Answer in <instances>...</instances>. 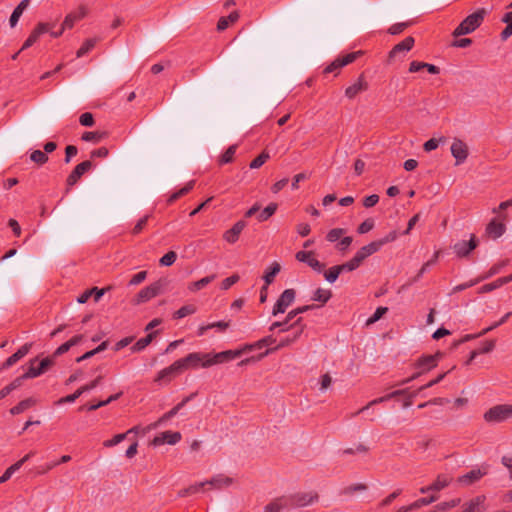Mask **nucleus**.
I'll return each instance as SVG.
<instances>
[{"instance_id": "f257e3e1", "label": "nucleus", "mask_w": 512, "mask_h": 512, "mask_svg": "<svg viewBox=\"0 0 512 512\" xmlns=\"http://www.w3.org/2000/svg\"><path fill=\"white\" fill-rule=\"evenodd\" d=\"M239 357L238 352H231V350H226L217 353H204V352H192L187 354L185 357L178 359L179 364L181 365L182 371H186L188 369H199V368H209L217 364H222Z\"/></svg>"}, {"instance_id": "f03ea898", "label": "nucleus", "mask_w": 512, "mask_h": 512, "mask_svg": "<svg viewBox=\"0 0 512 512\" xmlns=\"http://www.w3.org/2000/svg\"><path fill=\"white\" fill-rule=\"evenodd\" d=\"M486 15L485 9H478L468 15L453 31L454 37L467 35L474 32L484 21Z\"/></svg>"}, {"instance_id": "7ed1b4c3", "label": "nucleus", "mask_w": 512, "mask_h": 512, "mask_svg": "<svg viewBox=\"0 0 512 512\" xmlns=\"http://www.w3.org/2000/svg\"><path fill=\"white\" fill-rule=\"evenodd\" d=\"M286 497L290 510L310 506L319 500V494L314 490L298 491Z\"/></svg>"}, {"instance_id": "20e7f679", "label": "nucleus", "mask_w": 512, "mask_h": 512, "mask_svg": "<svg viewBox=\"0 0 512 512\" xmlns=\"http://www.w3.org/2000/svg\"><path fill=\"white\" fill-rule=\"evenodd\" d=\"M484 420L487 423L497 424L512 419V404H498L489 408L484 413Z\"/></svg>"}, {"instance_id": "39448f33", "label": "nucleus", "mask_w": 512, "mask_h": 512, "mask_svg": "<svg viewBox=\"0 0 512 512\" xmlns=\"http://www.w3.org/2000/svg\"><path fill=\"white\" fill-rule=\"evenodd\" d=\"M304 328H305V325L302 324V318H298L296 321H294L291 324L290 331H292V332L289 335H287L286 337H284L283 339H281V341L274 348L267 349L262 354V356H266L269 353H271L272 351H276L283 347H287V346L291 345L292 343H294L295 341H297L300 338V336L302 335V333L304 331Z\"/></svg>"}, {"instance_id": "423d86ee", "label": "nucleus", "mask_w": 512, "mask_h": 512, "mask_svg": "<svg viewBox=\"0 0 512 512\" xmlns=\"http://www.w3.org/2000/svg\"><path fill=\"white\" fill-rule=\"evenodd\" d=\"M361 51L347 53L343 56L337 57L333 62H331L325 69L324 73H338L341 68L344 66L354 62L360 55Z\"/></svg>"}, {"instance_id": "0eeeda50", "label": "nucleus", "mask_w": 512, "mask_h": 512, "mask_svg": "<svg viewBox=\"0 0 512 512\" xmlns=\"http://www.w3.org/2000/svg\"><path fill=\"white\" fill-rule=\"evenodd\" d=\"M183 371L181 369V365L179 361H174L170 366L160 370L156 377L155 382L158 384H167L176 376L182 374Z\"/></svg>"}, {"instance_id": "6e6552de", "label": "nucleus", "mask_w": 512, "mask_h": 512, "mask_svg": "<svg viewBox=\"0 0 512 512\" xmlns=\"http://www.w3.org/2000/svg\"><path fill=\"white\" fill-rule=\"evenodd\" d=\"M478 239L475 235H471L469 240H459L453 246L452 249L457 257H467L477 246Z\"/></svg>"}, {"instance_id": "1a4fd4ad", "label": "nucleus", "mask_w": 512, "mask_h": 512, "mask_svg": "<svg viewBox=\"0 0 512 512\" xmlns=\"http://www.w3.org/2000/svg\"><path fill=\"white\" fill-rule=\"evenodd\" d=\"M294 300L295 291L293 289L284 290L272 309V315L277 316L278 314L284 313L287 308L294 302Z\"/></svg>"}, {"instance_id": "9d476101", "label": "nucleus", "mask_w": 512, "mask_h": 512, "mask_svg": "<svg viewBox=\"0 0 512 512\" xmlns=\"http://www.w3.org/2000/svg\"><path fill=\"white\" fill-rule=\"evenodd\" d=\"M36 360L37 359L35 358L30 361V365L27 371L25 372V377H28L29 379L39 377L40 375L45 373L47 369L50 368L54 363L52 357H46L40 361L37 367H35L34 363L36 362Z\"/></svg>"}, {"instance_id": "9b49d317", "label": "nucleus", "mask_w": 512, "mask_h": 512, "mask_svg": "<svg viewBox=\"0 0 512 512\" xmlns=\"http://www.w3.org/2000/svg\"><path fill=\"white\" fill-rule=\"evenodd\" d=\"M451 154L455 158V165L463 164L468 157V147L465 142L460 139H454L451 144Z\"/></svg>"}, {"instance_id": "f8f14e48", "label": "nucleus", "mask_w": 512, "mask_h": 512, "mask_svg": "<svg viewBox=\"0 0 512 512\" xmlns=\"http://www.w3.org/2000/svg\"><path fill=\"white\" fill-rule=\"evenodd\" d=\"M163 284L161 281H156L151 285L141 289L137 294L136 302L138 304L149 301L160 294Z\"/></svg>"}, {"instance_id": "ddd939ff", "label": "nucleus", "mask_w": 512, "mask_h": 512, "mask_svg": "<svg viewBox=\"0 0 512 512\" xmlns=\"http://www.w3.org/2000/svg\"><path fill=\"white\" fill-rule=\"evenodd\" d=\"M415 40L412 36L406 37L404 40L396 44L389 52V59L403 58L414 46Z\"/></svg>"}, {"instance_id": "4468645a", "label": "nucleus", "mask_w": 512, "mask_h": 512, "mask_svg": "<svg viewBox=\"0 0 512 512\" xmlns=\"http://www.w3.org/2000/svg\"><path fill=\"white\" fill-rule=\"evenodd\" d=\"M312 251H298L295 255V258L299 262L306 263L309 267H311L314 271L320 273L324 268V264H322L319 260H317L313 256Z\"/></svg>"}, {"instance_id": "2eb2a0df", "label": "nucleus", "mask_w": 512, "mask_h": 512, "mask_svg": "<svg viewBox=\"0 0 512 512\" xmlns=\"http://www.w3.org/2000/svg\"><path fill=\"white\" fill-rule=\"evenodd\" d=\"M50 28L49 23H39L25 40L20 51L30 48L34 43H36L41 35L50 31Z\"/></svg>"}, {"instance_id": "dca6fc26", "label": "nucleus", "mask_w": 512, "mask_h": 512, "mask_svg": "<svg viewBox=\"0 0 512 512\" xmlns=\"http://www.w3.org/2000/svg\"><path fill=\"white\" fill-rule=\"evenodd\" d=\"M100 380H101V376H98L96 379L91 381L89 384H86V385L78 388L73 394H70V395H67V396L61 398L58 401V404L75 402L76 399H78L83 393L96 388L97 385L99 384Z\"/></svg>"}, {"instance_id": "f3484780", "label": "nucleus", "mask_w": 512, "mask_h": 512, "mask_svg": "<svg viewBox=\"0 0 512 512\" xmlns=\"http://www.w3.org/2000/svg\"><path fill=\"white\" fill-rule=\"evenodd\" d=\"M486 510V497L479 495L462 505L460 512H484Z\"/></svg>"}, {"instance_id": "a211bd4d", "label": "nucleus", "mask_w": 512, "mask_h": 512, "mask_svg": "<svg viewBox=\"0 0 512 512\" xmlns=\"http://www.w3.org/2000/svg\"><path fill=\"white\" fill-rule=\"evenodd\" d=\"M275 343H276V339L272 335H269V336H266L254 343L245 344L240 349L231 350V352H238L239 356H241L244 352L252 351L255 349H262L263 347L273 345Z\"/></svg>"}, {"instance_id": "6ab92c4d", "label": "nucleus", "mask_w": 512, "mask_h": 512, "mask_svg": "<svg viewBox=\"0 0 512 512\" xmlns=\"http://www.w3.org/2000/svg\"><path fill=\"white\" fill-rule=\"evenodd\" d=\"M368 89V82L365 80L363 74L358 79L345 89V96L348 99H354L358 94Z\"/></svg>"}, {"instance_id": "aec40b11", "label": "nucleus", "mask_w": 512, "mask_h": 512, "mask_svg": "<svg viewBox=\"0 0 512 512\" xmlns=\"http://www.w3.org/2000/svg\"><path fill=\"white\" fill-rule=\"evenodd\" d=\"M92 167V162L89 160L79 163L67 178V185L73 186L81 178V176L89 171Z\"/></svg>"}, {"instance_id": "412c9836", "label": "nucleus", "mask_w": 512, "mask_h": 512, "mask_svg": "<svg viewBox=\"0 0 512 512\" xmlns=\"http://www.w3.org/2000/svg\"><path fill=\"white\" fill-rule=\"evenodd\" d=\"M87 15V9L84 6L78 7L76 10L66 15L63 21V29H71L78 21Z\"/></svg>"}, {"instance_id": "4be33fe9", "label": "nucleus", "mask_w": 512, "mask_h": 512, "mask_svg": "<svg viewBox=\"0 0 512 512\" xmlns=\"http://www.w3.org/2000/svg\"><path fill=\"white\" fill-rule=\"evenodd\" d=\"M245 227H246L245 221H243V220L237 221L232 226V228L225 231V233L223 234V239L230 244L236 243L237 240L239 239L240 234L242 233V231L244 230Z\"/></svg>"}, {"instance_id": "5701e85b", "label": "nucleus", "mask_w": 512, "mask_h": 512, "mask_svg": "<svg viewBox=\"0 0 512 512\" xmlns=\"http://www.w3.org/2000/svg\"><path fill=\"white\" fill-rule=\"evenodd\" d=\"M205 482L206 485H210L212 488L220 490L231 486L234 483V479L224 474H217Z\"/></svg>"}, {"instance_id": "b1692460", "label": "nucleus", "mask_w": 512, "mask_h": 512, "mask_svg": "<svg viewBox=\"0 0 512 512\" xmlns=\"http://www.w3.org/2000/svg\"><path fill=\"white\" fill-rule=\"evenodd\" d=\"M487 474V471L484 469H472L466 474L460 476L458 478V482L462 485L468 486L477 481H479L483 476Z\"/></svg>"}, {"instance_id": "393cba45", "label": "nucleus", "mask_w": 512, "mask_h": 512, "mask_svg": "<svg viewBox=\"0 0 512 512\" xmlns=\"http://www.w3.org/2000/svg\"><path fill=\"white\" fill-rule=\"evenodd\" d=\"M181 440V434L179 432L165 431L159 436L154 438L155 445H162L164 443L175 445Z\"/></svg>"}, {"instance_id": "a878e982", "label": "nucleus", "mask_w": 512, "mask_h": 512, "mask_svg": "<svg viewBox=\"0 0 512 512\" xmlns=\"http://www.w3.org/2000/svg\"><path fill=\"white\" fill-rule=\"evenodd\" d=\"M290 510L286 495L278 497L264 507V512H281Z\"/></svg>"}, {"instance_id": "bb28decb", "label": "nucleus", "mask_w": 512, "mask_h": 512, "mask_svg": "<svg viewBox=\"0 0 512 512\" xmlns=\"http://www.w3.org/2000/svg\"><path fill=\"white\" fill-rule=\"evenodd\" d=\"M439 356L440 354L423 356L417 361V367L422 370L421 372L429 371L437 365Z\"/></svg>"}, {"instance_id": "cd10ccee", "label": "nucleus", "mask_w": 512, "mask_h": 512, "mask_svg": "<svg viewBox=\"0 0 512 512\" xmlns=\"http://www.w3.org/2000/svg\"><path fill=\"white\" fill-rule=\"evenodd\" d=\"M106 289H98L97 287H94L90 290H86L83 292L77 299V301L81 304H84L88 301L89 298H92L94 296V301L98 302L101 297L105 294Z\"/></svg>"}, {"instance_id": "c85d7f7f", "label": "nucleus", "mask_w": 512, "mask_h": 512, "mask_svg": "<svg viewBox=\"0 0 512 512\" xmlns=\"http://www.w3.org/2000/svg\"><path fill=\"white\" fill-rule=\"evenodd\" d=\"M495 340L484 341L479 348L471 351L466 364H470L479 354L489 353L495 348Z\"/></svg>"}, {"instance_id": "c756f323", "label": "nucleus", "mask_w": 512, "mask_h": 512, "mask_svg": "<svg viewBox=\"0 0 512 512\" xmlns=\"http://www.w3.org/2000/svg\"><path fill=\"white\" fill-rule=\"evenodd\" d=\"M29 4L30 0H22L13 10L9 19V24L12 28H14L17 25L20 17L22 16L23 12L28 8Z\"/></svg>"}, {"instance_id": "7c9ffc66", "label": "nucleus", "mask_w": 512, "mask_h": 512, "mask_svg": "<svg viewBox=\"0 0 512 512\" xmlns=\"http://www.w3.org/2000/svg\"><path fill=\"white\" fill-rule=\"evenodd\" d=\"M83 339L82 335H75L67 342L61 344L54 352V356H60L70 350L71 347L79 344Z\"/></svg>"}, {"instance_id": "2f4dec72", "label": "nucleus", "mask_w": 512, "mask_h": 512, "mask_svg": "<svg viewBox=\"0 0 512 512\" xmlns=\"http://www.w3.org/2000/svg\"><path fill=\"white\" fill-rule=\"evenodd\" d=\"M83 339L82 335H75L67 342L61 344L54 352V356H60L70 350L71 347L79 344Z\"/></svg>"}, {"instance_id": "473e14b6", "label": "nucleus", "mask_w": 512, "mask_h": 512, "mask_svg": "<svg viewBox=\"0 0 512 512\" xmlns=\"http://www.w3.org/2000/svg\"><path fill=\"white\" fill-rule=\"evenodd\" d=\"M505 225L501 222H497L496 220H492L486 228V232L492 236L493 238L501 237L505 232Z\"/></svg>"}, {"instance_id": "72a5a7b5", "label": "nucleus", "mask_w": 512, "mask_h": 512, "mask_svg": "<svg viewBox=\"0 0 512 512\" xmlns=\"http://www.w3.org/2000/svg\"><path fill=\"white\" fill-rule=\"evenodd\" d=\"M194 184H195L194 180L189 181L188 183L185 184L184 187H182L181 189H179L176 192L172 193L169 196V198L167 199V202L169 204H171V203L175 202L176 200H178L179 198L183 197L184 195H186L187 193H189L193 189Z\"/></svg>"}, {"instance_id": "f704fd0d", "label": "nucleus", "mask_w": 512, "mask_h": 512, "mask_svg": "<svg viewBox=\"0 0 512 512\" xmlns=\"http://www.w3.org/2000/svg\"><path fill=\"white\" fill-rule=\"evenodd\" d=\"M281 266L278 262H273L272 265L265 271L263 275V279L265 285H270L273 283L276 275L280 272Z\"/></svg>"}, {"instance_id": "c9c22d12", "label": "nucleus", "mask_w": 512, "mask_h": 512, "mask_svg": "<svg viewBox=\"0 0 512 512\" xmlns=\"http://www.w3.org/2000/svg\"><path fill=\"white\" fill-rule=\"evenodd\" d=\"M70 460H71L70 455H63L59 460L52 461V462L46 463L45 465L41 466L40 469L37 471V474H39V475L46 474L47 472L52 470L57 465L62 464V463H67Z\"/></svg>"}, {"instance_id": "e433bc0d", "label": "nucleus", "mask_w": 512, "mask_h": 512, "mask_svg": "<svg viewBox=\"0 0 512 512\" xmlns=\"http://www.w3.org/2000/svg\"><path fill=\"white\" fill-rule=\"evenodd\" d=\"M191 397H186L183 399L180 403H178L176 406H174L171 410L166 412L160 419L159 423H163L165 421H168L172 417L176 416L178 412L185 406V404L190 400Z\"/></svg>"}, {"instance_id": "4c0bfd02", "label": "nucleus", "mask_w": 512, "mask_h": 512, "mask_svg": "<svg viewBox=\"0 0 512 512\" xmlns=\"http://www.w3.org/2000/svg\"><path fill=\"white\" fill-rule=\"evenodd\" d=\"M332 296V292L329 289L318 288L315 290L312 296L313 301L320 302L322 305L327 303Z\"/></svg>"}, {"instance_id": "58836bf2", "label": "nucleus", "mask_w": 512, "mask_h": 512, "mask_svg": "<svg viewBox=\"0 0 512 512\" xmlns=\"http://www.w3.org/2000/svg\"><path fill=\"white\" fill-rule=\"evenodd\" d=\"M98 39L97 38H89L86 39L81 47L77 50L76 56L77 58H81L87 53H89L96 45Z\"/></svg>"}, {"instance_id": "ea45409f", "label": "nucleus", "mask_w": 512, "mask_h": 512, "mask_svg": "<svg viewBox=\"0 0 512 512\" xmlns=\"http://www.w3.org/2000/svg\"><path fill=\"white\" fill-rule=\"evenodd\" d=\"M155 333H149L143 338H140L132 347V352H140L144 350L153 340Z\"/></svg>"}, {"instance_id": "a19ab883", "label": "nucleus", "mask_w": 512, "mask_h": 512, "mask_svg": "<svg viewBox=\"0 0 512 512\" xmlns=\"http://www.w3.org/2000/svg\"><path fill=\"white\" fill-rule=\"evenodd\" d=\"M204 486H206V482H204V481L195 483L193 485H190L187 488L181 489L178 492V496L183 498V497H187L192 494H196V493L200 492Z\"/></svg>"}, {"instance_id": "79ce46f5", "label": "nucleus", "mask_w": 512, "mask_h": 512, "mask_svg": "<svg viewBox=\"0 0 512 512\" xmlns=\"http://www.w3.org/2000/svg\"><path fill=\"white\" fill-rule=\"evenodd\" d=\"M451 480L452 478L448 475H439L437 479L431 484V488H433V491H440L447 487Z\"/></svg>"}, {"instance_id": "37998d69", "label": "nucleus", "mask_w": 512, "mask_h": 512, "mask_svg": "<svg viewBox=\"0 0 512 512\" xmlns=\"http://www.w3.org/2000/svg\"><path fill=\"white\" fill-rule=\"evenodd\" d=\"M215 277H216L215 275H210V276L204 277L198 281L191 283L189 285L188 289L192 292L201 290L202 288H204L205 286L210 284L215 279Z\"/></svg>"}, {"instance_id": "c03bdc74", "label": "nucleus", "mask_w": 512, "mask_h": 512, "mask_svg": "<svg viewBox=\"0 0 512 512\" xmlns=\"http://www.w3.org/2000/svg\"><path fill=\"white\" fill-rule=\"evenodd\" d=\"M508 263H509V260H502L498 263L493 264L491 266V268L489 269V271L484 276H481V279L485 280V279L491 278L492 276L498 274L506 265H508Z\"/></svg>"}, {"instance_id": "a18cd8bd", "label": "nucleus", "mask_w": 512, "mask_h": 512, "mask_svg": "<svg viewBox=\"0 0 512 512\" xmlns=\"http://www.w3.org/2000/svg\"><path fill=\"white\" fill-rule=\"evenodd\" d=\"M277 210L276 203H270L267 207H265L257 216V219L260 222L268 220Z\"/></svg>"}, {"instance_id": "49530a36", "label": "nucleus", "mask_w": 512, "mask_h": 512, "mask_svg": "<svg viewBox=\"0 0 512 512\" xmlns=\"http://www.w3.org/2000/svg\"><path fill=\"white\" fill-rule=\"evenodd\" d=\"M196 310L197 309L194 305H184L174 313L173 317L175 319H181L188 315L194 314Z\"/></svg>"}, {"instance_id": "de8ad7c7", "label": "nucleus", "mask_w": 512, "mask_h": 512, "mask_svg": "<svg viewBox=\"0 0 512 512\" xmlns=\"http://www.w3.org/2000/svg\"><path fill=\"white\" fill-rule=\"evenodd\" d=\"M437 500V496L423 497L419 498L413 503H411L410 509L411 511L421 508L422 506L429 505Z\"/></svg>"}, {"instance_id": "09e8293b", "label": "nucleus", "mask_w": 512, "mask_h": 512, "mask_svg": "<svg viewBox=\"0 0 512 512\" xmlns=\"http://www.w3.org/2000/svg\"><path fill=\"white\" fill-rule=\"evenodd\" d=\"M32 404H33L32 399L22 400L17 405H15L14 407H12L10 409V413L12 415H18V414L24 412L26 409H28Z\"/></svg>"}, {"instance_id": "8fccbe9b", "label": "nucleus", "mask_w": 512, "mask_h": 512, "mask_svg": "<svg viewBox=\"0 0 512 512\" xmlns=\"http://www.w3.org/2000/svg\"><path fill=\"white\" fill-rule=\"evenodd\" d=\"M460 503H461L460 498H454L449 501H445V502H441V503L437 504L434 510H436V512L437 511H446V510H449V509H452V508L458 506Z\"/></svg>"}, {"instance_id": "3c124183", "label": "nucleus", "mask_w": 512, "mask_h": 512, "mask_svg": "<svg viewBox=\"0 0 512 512\" xmlns=\"http://www.w3.org/2000/svg\"><path fill=\"white\" fill-rule=\"evenodd\" d=\"M270 158L268 152L263 151L260 155H258L254 160H252L249 164L251 169H258Z\"/></svg>"}, {"instance_id": "603ef678", "label": "nucleus", "mask_w": 512, "mask_h": 512, "mask_svg": "<svg viewBox=\"0 0 512 512\" xmlns=\"http://www.w3.org/2000/svg\"><path fill=\"white\" fill-rule=\"evenodd\" d=\"M107 346H108V342H107V341L102 342V343H101L99 346H97L95 349L90 350V351H88V352L84 353L81 357H79V358L77 359V362H81V361H83V360H86V359H89V358L93 357L95 354H97V353H100V352L104 351V350L107 348Z\"/></svg>"}, {"instance_id": "864d4df0", "label": "nucleus", "mask_w": 512, "mask_h": 512, "mask_svg": "<svg viewBox=\"0 0 512 512\" xmlns=\"http://www.w3.org/2000/svg\"><path fill=\"white\" fill-rule=\"evenodd\" d=\"M30 159L38 165H43L48 161V156L41 150H34L30 154Z\"/></svg>"}, {"instance_id": "5fc2aeb1", "label": "nucleus", "mask_w": 512, "mask_h": 512, "mask_svg": "<svg viewBox=\"0 0 512 512\" xmlns=\"http://www.w3.org/2000/svg\"><path fill=\"white\" fill-rule=\"evenodd\" d=\"M340 274H341V272H340L338 265H335V266L330 267L324 273V277H325L326 281H328L329 283H334L338 279Z\"/></svg>"}, {"instance_id": "6e6d98bb", "label": "nucleus", "mask_w": 512, "mask_h": 512, "mask_svg": "<svg viewBox=\"0 0 512 512\" xmlns=\"http://www.w3.org/2000/svg\"><path fill=\"white\" fill-rule=\"evenodd\" d=\"M364 257H369L380 250L379 243L372 241L369 244L360 248Z\"/></svg>"}, {"instance_id": "4d7b16f0", "label": "nucleus", "mask_w": 512, "mask_h": 512, "mask_svg": "<svg viewBox=\"0 0 512 512\" xmlns=\"http://www.w3.org/2000/svg\"><path fill=\"white\" fill-rule=\"evenodd\" d=\"M236 150H237L236 145H231L230 147H228V149L222 154V156L220 158V164H227V163L232 162L234 155L236 153Z\"/></svg>"}, {"instance_id": "13d9d810", "label": "nucleus", "mask_w": 512, "mask_h": 512, "mask_svg": "<svg viewBox=\"0 0 512 512\" xmlns=\"http://www.w3.org/2000/svg\"><path fill=\"white\" fill-rule=\"evenodd\" d=\"M314 305H305L302 307H297L296 309L291 310L287 314V321H292L296 316H299V314L305 313L311 309H313Z\"/></svg>"}, {"instance_id": "bf43d9fd", "label": "nucleus", "mask_w": 512, "mask_h": 512, "mask_svg": "<svg viewBox=\"0 0 512 512\" xmlns=\"http://www.w3.org/2000/svg\"><path fill=\"white\" fill-rule=\"evenodd\" d=\"M176 259L177 254L174 251H169L160 258L159 263L162 266H171Z\"/></svg>"}, {"instance_id": "052dcab7", "label": "nucleus", "mask_w": 512, "mask_h": 512, "mask_svg": "<svg viewBox=\"0 0 512 512\" xmlns=\"http://www.w3.org/2000/svg\"><path fill=\"white\" fill-rule=\"evenodd\" d=\"M345 233V230L342 229V228H334V229H331L327 235H326V239L327 241L329 242H336L338 241Z\"/></svg>"}, {"instance_id": "680f3d73", "label": "nucleus", "mask_w": 512, "mask_h": 512, "mask_svg": "<svg viewBox=\"0 0 512 512\" xmlns=\"http://www.w3.org/2000/svg\"><path fill=\"white\" fill-rule=\"evenodd\" d=\"M410 24V22L395 23L389 27L388 33L391 35H398L402 33L407 27H409Z\"/></svg>"}, {"instance_id": "e2e57ef3", "label": "nucleus", "mask_w": 512, "mask_h": 512, "mask_svg": "<svg viewBox=\"0 0 512 512\" xmlns=\"http://www.w3.org/2000/svg\"><path fill=\"white\" fill-rule=\"evenodd\" d=\"M375 222L372 218L363 221L357 228L359 234H366L374 228Z\"/></svg>"}, {"instance_id": "0e129e2a", "label": "nucleus", "mask_w": 512, "mask_h": 512, "mask_svg": "<svg viewBox=\"0 0 512 512\" xmlns=\"http://www.w3.org/2000/svg\"><path fill=\"white\" fill-rule=\"evenodd\" d=\"M102 138L103 134L99 132H84L82 135V140L86 142L98 143Z\"/></svg>"}, {"instance_id": "69168bd1", "label": "nucleus", "mask_w": 512, "mask_h": 512, "mask_svg": "<svg viewBox=\"0 0 512 512\" xmlns=\"http://www.w3.org/2000/svg\"><path fill=\"white\" fill-rule=\"evenodd\" d=\"M397 237H398L397 232L396 231H391L386 236H384L383 238H380V239L376 240V242L379 243V247L381 249L384 245L395 241L397 239Z\"/></svg>"}, {"instance_id": "338daca9", "label": "nucleus", "mask_w": 512, "mask_h": 512, "mask_svg": "<svg viewBox=\"0 0 512 512\" xmlns=\"http://www.w3.org/2000/svg\"><path fill=\"white\" fill-rule=\"evenodd\" d=\"M388 311L387 307H378L373 315L367 320V324H372L380 320L383 315Z\"/></svg>"}, {"instance_id": "774afa93", "label": "nucleus", "mask_w": 512, "mask_h": 512, "mask_svg": "<svg viewBox=\"0 0 512 512\" xmlns=\"http://www.w3.org/2000/svg\"><path fill=\"white\" fill-rule=\"evenodd\" d=\"M240 277L237 274H233L230 277L225 278L221 283V289L228 290L231 286L239 281Z\"/></svg>"}]
</instances>
